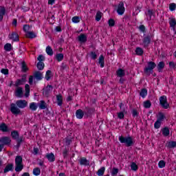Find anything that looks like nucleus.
Segmentation results:
<instances>
[{
    "instance_id": "1",
    "label": "nucleus",
    "mask_w": 176,
    "mask_h": 176,
    "mask_svg": "<svg viewBox=\"0 0 176 176\" xmlns=\"http://www.w3.org/2000/svg\"><path fill=\"white\" fill-rule=\"evenodd\" d=\"M119 141L121 144H125L126 146H131V145H133V138H131V137L124 138L123 136H120Z\"/></svg>"
},
{
    "instance_id": "2",
    "label": "nucleus",
    "mask_w": 176,
    "mask_h": 176,
    "mask_svg": "<svg viewBox=\"0 0 176 176\" xmlns=\"http://www.w3.org/2000/svg\"><path fill=\"white\" fill-rule=\"evenodd\" d=\"M156 67V63L155 62H148V67L144 68V72L145 74H147L148 75H151L152 72H153V69Z\"/></svg>"
},
{
    "instance_id": "3",
    "label": "nucleus",
    "mask_w": 176,
    "mask_h": 176,
    "mask_svg": "<svg viewBox=\"0 0 176 176\" xmlns=\"http://www.w3.org/2000/svg\"><path fill=\"white\" fill-rule=\"evenodd\" d=\"M160 104L164 109H168L170 108V104L167 102V96H162L160 97Z\"/></svg>"
},
{
    "instance_id": "4",
    "label": "nucleus",
    "mask_w": 176,
    "mask_h": 176,
    "mask_svg": "<svg viewBox=\"0 0 176 176\" xmlns=\"http://www.w3.org/2000/svg\"><path fill=\"white\" fill-rule=\"evenodd\" d=\"M116 9L118 14H119L120 16L124 14V11L126 10V9L124 8V3L123 2L120 1L116 6Z\"/></svg>"
},
{
    "instance_id": "5",
    "label": "nucleus",
    "mask_w": 176,
    "mask_h": 176,
    "mask_svg": "<svg viewBox=\"0 0 176 176\" xmlns=\"http://www.w3.org/2000/svg\"><path fill=\"white\" fill-rule=\"evenodd\" d=\"M16 105L18 108H21V109H24L28 105V102L25 100H19L16 102Z\"/></svg>"
},
{
    "instance_id": "6",
    "label": "nucleus",
    "mask_w": 176,
    "mask_h": 176,
    "mask_svg": "<svg viewBox=\"0 0 176 176\" xmlns=\"http://www.w3.org/2000/svg\"><path fill=\"white\" fill-rule=\"evenodd\" d=\"M16 105V104L14 103H12L10 104V111L13 115H20V113H21V111Z\"/></svg>"
},
{
    "instance_id": "7",
    "label": "nucleus",
    "mask_w": 176,
    "mask_h": 176,
    "mask_svg": "<svg viewBox=\"0 0 176 176\" xmlns=\"http://www.w3.org/2000/svg\"><path fill=\"white\" fill-rule=\"evenodd\" d=\"M10 142H12V140H10V138L9 137H3L1 138H0V144H1V145H9V144H10Z\"/></svg>"
},
{
    "instance_id": "8",
    "label": "nucleus",
    "mask_w": 176,
    "mask_h": 176,
    "mask_svg": "<svg viewBox=\"0 0 176 176\" xmlns=\"http://www.w3.org/2000/svg\"><path fill=\"white\" fill-rule=\"evenodd\" d=\"M8 38L14 42H19L20 41V39L19 38V34L16 32H12L10 34Z\"/></svg>"
},
{
    "instance_id": "9",
    "label": "nucleus",
    "mask_w": 176,
    "mask_h": 176,
    "mask_svg": "<svg viewBox=\"0 0 176 176\" xmlns=\"http://www.w3.org/2000/svg\"><path fill=\"white\" fill-rule=\"evenodd\" d=\"M52 91H53V87L52 85H47L45 87V89H43V94L44 96H46V97H47V96H49V94H50Z\"/></svg>"
},
{
    "instance_id": "10",
    "label": "nucleus",
    "mask_w": 176,
    "mask_h": 176,
    "mask_svg": "<svg viewBox=\"0 0 176 176\" xmlns=\"http://www.w3.org/2000/svg\"><path fill=\"white\" fill-rule=\"evenodd\" d=\"M16 97H19V98H21L24 96V92L23 91V88L19 87L16 88L15 91Z\"/></svg>"
},
{
    "instance_id": "11",
    "label": "nucleus",
    "mask_w": 176,
    "mask_h": 176,
    "mask_svg": "<svg viewBox=\"0 0 176 176\" xmlns=\"http://www.w3.org/2000/svg\"><path fill=\"white\" fill-rule=\"evenodd\" d=\"M78 39L80 43H85L87 41V36L85 34H81L78 36Z\"/></svg>"
},
{
    "instance_id": "12",
    "label": "nucleus",
    "mask_w": 176,
    "mask_h": 176,
    "mask_svg": "<svg viewBox=\"0 0 176 176\" xmlns=\"http://www.w3.org/2000/svg\"><path fill=\"white\" fill-rule=\"evenodd\" d=\"M6 14V9L1 6H0V21H2L3 20V15Z\"/></svg>"
},
{
    "instance_id": "13",
    "label": "nucleus",
    "mask_w": 176,
    "mask_h": 176,
    "mask_svg": "<svg viewBox=\"0 0 176 176\" xmlns=\"http://www.w3.org/2000/svg\"><path fill=\"white\" fill-rule=\"evenodd\" d=\"M169 24L173 31H175L176 20L175 18H169Z\"/></svg>"
},
{
    "instance_id": "14",
    "label": "nucleus",
    "mask_w": 176,
    "mask_h": 176,
    "mask_svg": "<svg viewBox=\"0 0 176 176\" xmlns=\"http://www.w3.org/2000/svg\"><path fill=\"white\" fill-rule=\"evenodd\" d=\"M34 76L36 80H41V79L43 78V75L41 73V72H35Z\"/></svg>"
},
{
    "instance_id": "15",
    "label": "nucleus",
    "mask_w": 176,
    "mask_h": 176,
    "mask_svg": "<svg viewBox=\"0 0 176 176\" xmlns=\"http://www.w3.org/2000/svg\"><path fill=\"white\" fill-rule=\"evenodd\" d=\"M85 115V113H83V111L78 109L76 112V116L77 119H82L83 116Z\"/></svg>"
},
{
    "instance_id": "16",
    "label": "nucleus",
    "mask_w": 176,
    "mask_h": 176,
    "mask_svg": "<svg viewBox=\"0 0 176 176\" xmlns=\"http://www.w3.org/2000/svg\"><path fill=\"white\" fill-rule=\"evenodd\" d=\"M80 164L81 166H89V164H90V162L86 158L82 157L80 160Z\"/></svg>"
},
{
    "instance_id": "17",
    "label": "nucleus",
    "mask_w": 176,
    "mask_h": 176,
    "mask_svg": "<svg viewBox=\"0 0 176 176\" xmlns=\"http://www.w3.org/2000/svg\"><path fill=\"white\" fill-rule=\"evenodd\" d=\"M25 83V78H22L20 80H17L15 82V86L19 87Z\"/></svg>"
},
{
    "instance_id": "18",
    "label": "nucleus",
    "mask_w": 176,
    "mask_h": 176,
    "mask_svg": "<svg viewBox=\"0 0 176 176\" xmlns=\"http://www.w3.org/2000/svg\"><path fill=\"white\" fill-rule=\"evenodd\" d=\"M25 35L27 38H30V39H34V38H36V34H35V32H31V30Z\"/></svg>"
},
{
    "instance_id": "19",
    "label": "nucleus",
    "mask_w": 176,
    "mask_h": 176,
    "mask_svg": "<svg viewBox=\"0 0 176 176\" xmlns=\"http://www.w3.org/2000/svg\"><path fill=\"white\" fill-rule=\"evenodd\" d=\"M116 74H117V76H118V78H123V76H124V75H126L124 70H123L122 69H119L118 70H117Z\"/></svg>"
},
{
    "instance_id": "20",
    "label": "nucleus",
    "mask_w": 176,
    "mask_h": 176,
    "mask_svg": "<svg viewBox=\"0 0 176 176\" xmlns=\"http://www.w3.org/2000/svg\"><path fill=\"white\" fill-rule=\"evenodd\" d=\"M46 157H47V160H49L51 162H54V160H56V158L54 157V154H53L52 153L47 154Z\"/></svg>"
},
{
    "instance_id": "21",
    "label": "nucleus",
    "mask_w": 176,
    "mask_h": 176,
    "mask_svg": "<svg viewBox=\"0 0 176 176\" xmlns=\"http://www.w3.org/2000/svg\"><path fill=\"white\" fill-rule=\"evenodd\" d=\"M151 43V38L149 37H145L143 40V45L145 47H148Z\"/></svg>"
},
{
    "instance_id": "22",
    "label": "nucleus",
    "mask_w": 176,
    "mask_h": 176,
    "mask_svg": "<svg viewBox=\"0 0 176 176\" xmlns=\"http://www.w3.org/2000/svg\"><path fill=\"white\" fill-rule=\"evenodd\" d=\"M0 130L1 131H3L6 133V131H9V129H8V126H6V124L2 123L0 124Z\"/></svg>"
},
{
    "instance_id": "23",
    "label": "nucleus",
    "mask_w": 176,
    "mask_h": 176,
    "mask_svg": "<svg viewBox=\"0 0 176 176\" xmlns=\"http://www.w3.org/2000/svg\"><path fill=\"white\" fill-rule=\"evenodd\" d=\"M13 170V164H9L4 168V173H9V171H12Z\"/></svg>"
},
{
    "instance_id": "24",
    "label": "nucleus",
    "mask_w": 176,
    "mask_h": 176,
    "mask_svg": "<svg viewBox=\"0 0 176 176\" xmlns=\"http://www.w3.org/2000/svg\"><path fill=\"white\" fill-rule=\"evenodd\" d=\"M162 134L164 137H168L170 135V129L168 127H165L162 129Z\"/></svg>"
},
{
    "instance_id": "25",
    "label": "nucleus",
    "mask_w": 176,
    "mask_h": 176,
    "mask_svg": "<svg viewBox=\"0 0 176 176\" xmlns=\"http://www.w3.org/2000/svg\"><path fill=\"white\" fill-rule=\"evenodd\" d=\"M56 101L58 105H59V107H61V105H63V96L61 95L56 96Z\"/></svg>"
},
{
    "instance_id": "26",
    "label": "nucleus",
    "mask_w": 176,
    "mask_h": 176,
    "mask_svg": "<svg viewBox=\"0 0 176 176\" xmlns=\"http://www.w3.org/2000/svg\"><path fill=\"white\" fill-rule=\"evenodd\" d=\"M30 109L31 111H36V109H38V104L36 102H31L30 104Z\"/></svg>"
},
{
    "instance_id": "27",
    "label": "nucleus",
    "mask_w": 176,
    "mask_h": 176,
    "mask_svg": "<svg viewBox=\"0 0 176 176\" xmlns=\"http://www.w3.org/2000/svg\"><path fill=\"white\" fill-rule=\"evenodd\" d=\"M135 52L138 56H142V54H144V50L140 47H136Z\"/></svg>"
},
{
    "instance_id": "28",
    "label": "nucleus",
    "mask_w": 176,
    "mask_h": 176,
    "mask_svg": "<svg viewBox=\"0 0 176 176\" xmlns=\"http://www.w3.org/2000/svg\"><path fill=\"white\" fill-rule=\"evenodd\" d=\"M39 109H46V102L44 100H41L38 104Z\"/></svg>"
},
{
    "instance_id": "29",
    "label": "nucleus",
    "mask_w": 176,
    "mask_h": 176,
    "mask_svg": "<svg viewBox=\"0 0 176 176\" xmlns=\"http://www.w3.org/2000/svg\"><path fill=\"white\" fill-rule=\"evenodd\" d=\"M146 15L147 17V20L149 21L152 19V16H153V12L152 10H148L147 12H146Z\"/></svg>"
},
{
    "instance_id": "30",
    "label": "nucleus",
    "mask_w": 176,
    "mask_h": 176,
    "mask_svg": "<svg viewBox=\"0 0 176 176\" xmlns=\"http://www.w3.org/2000/svg\"><path fill=\"white\" fill-rule=\"evenodd\" d=\"M15 164H23V157H21V156L16 157Z\"/></svg>"
},
{
    "instance_id": "31",
    "label": "nucleus",
    "mask_w": 176,
    "mask_h": 176,
    "mask_svg": "<svg viewBox=\"0 0 176 176\" xmlns=\"http://www.w3.org/2000/svg\"><path fill=\"white\" fill-rule=\"evenodd\" d=\"M104 173H105V167H101L100 169H98L97 175L98 176H102L104 175Z\"/></svg>"
},
{
    "instance_id": "32",
    "label": "nucleus",
    "mask_w": 176,
    "mask_h": 176,
    "mask_svg": "<svg viewBox=\"0 0 176 176\" xmlns=\"http://www.w3.org/2000/svg\"><path fill=\"white\" fill-rule=\"evenodd\" d=\"M45 52L48 56H52L53 54V50L51 46H47Z\"/></svg>"
},
{
    "instance_id": "33",
    "label": "nucleus",
    "mask_w": 176,
    "mask_h": 176,
    "mask_svg": "<svg viewBox=\"0 0 176 176\" xmlns=\"http://www.w3.org/2000/svg\"><path fill=\"white\" fill-rule=\"evenodd\" d=\"M23 168H24V166H23V164H16L15 171H16V173H20V171H21V170H23Z\"/></svg>"
},
{
    "instance_id": "34",
    "label": "nucleus",
    "mask_w": 176,
    "mask_h": 176,
    "mask_svg": "<svg viewBox=\"0 0 176 176\" xmlns=\"http://www.w3.org/2000/svg\"><path fill=\"white\" fill-rule=\"evenodd\" d=\"M25 96L29 97L30 96V85L28 84H26L25 85Z\"/></svg>"
},
{
    "instance_id": "35",
    "label": "nucleus",
    "mask_w": 176,
    "mask_h": 176,
    "mask_svg": "<svg viewBox=\"0 0 176 176\" xmlns=\"http://www.w3.org/2000/svg\"><path fill=\"white\" fill-rule=\"evenodd\" d=\"M140 94L141 97H142V98H145V97H146V96L148 95V91L145 89H142Z\"/></svg>"
},
{
    "instance_id": "36",
    "label": "nucleus",
    "mask_w": 176,
    "mask_h": 176,
    "mask_svg": "<svg viewBox=\"0 0 176 176\" xmlns=\"http://www.w3.org/2000/svg\"><path fill=\"white\" fill-rule=\"evenodd\" d=\"M168 148H176V142L175 141H170L168 142L167 144Z\"/></svg>"
},
{
    "instance_id": "37",
    "label": "nucleus",
    "mask_w": 176,
    "mask_h": 176,
    "mask_svg": "<svg viewBox=\"0 0 176 176\" xmlns=\"http://www.w3.org/2000/svg\"><path fill=\"white\" fill-rule=\"evenodd\" d=\"M33 174L35 176L41 175V169L39 168H34L33 169Z\"/></svg>"
},
{
    "instance_id": "38",
    "label": "nucleus",
    "mask_w": 176,
    "mask_h": 176,
    "mask_svg": "<svg viewBox=\"0 0 176 176\" xmlns=\"http://www.w3.org/2000/svg\"><path fill=\"white\" fill-rule=\"evenodd\" d=\"M98 63L100 64L101 68H104V56L100 55L99 57Z\"/></svg>"
},
{
    "instance_id": "39",
    "label": "nucleus",
    "mask_w": 176,
    "mask_h": 176,
    "mask_svg": "<svg viewBox=\"0 0 176 176\" xmlns=\"http://www.w3.org/2000/svg\"><path fill=\"white\" fill-rule=\"evenodd\" d=\"M164 68V62H160L157 65V69L159 72H162V69Z\"/></svg>"
},
{
    "instance_id": "40",
    "label": "nucleus",
    "mask_w": 176,
    "mask_h": 176,
    "mask_svg": "<svg viewBox=\"0 0 176 176\" xmlns=\"http://www.w3.org/2000/svg\"><path fill=\"white\" fill-rule=\"evenodd\" d=\"M37 68L40 71H42V69H43V68H45V63H43V62H38L37 63Z\"/></svg>"
},
{
    "instance_id": "41",
    "label": "nucleus",
    "mask_w": 176,
    "mask_h": 176,
    "mask_svg": "<svg viewBox=\"0 0 176 176\" xmlns=\"http://www.w3.org/2000/svg\"><path fill=\"white\" fill-rule=\"evenodd\" d=\"M158 167L160 168H164V167H166V162H164V160H160L158 162Z\"/></svg>"
},
{
    "instance_id": "42",
    "label": "nucleus",
    "mask_w": 176,
    "mask_h": 176,
    "mask_svg": "<svg viewBox=\"0 0 176 176\" xmlns=\"http://www.w3.org/2000/svg\"><path fill=\"white\" fill-rule=\"evenodd\" d=\"M102 17V12L98 11L96 13V21H100V20H101V18Z\"/></svg>"
},
{
    "instance_id": "43",
    "label": "nucleus",
    "mask_w": 176,
    "mask_h": 176,
    "mask_svg": "<svg viewBox=\"0 0 176 176\" xmlns=\"http://www.w3.org/2000/svg\"><path fill=\"white\" fill-rule=\"evenodd\" d=\"M56 58L58 61H63V60L64 59V54H57L56 56Z\"/></svg>"
},
{
    "instance_id": "44",
    "label": "nucleus",
    "mask_w": 176,
    "mask_h": 176,
    "mask_svg": "<svg viewBox=\"0 0 176 176\" xmlns=\"http://www.w3.org/2000/svg\"><path fill=\"white\" fill-rule=\"evenodd\" d=\"M72 23H74V24H78V23H79L80 21V18H79V16H74L72 19Z\"/></svg>"
},
{
    "instance_id": "45",
    "label": "nucleus",
    "mask_w": 176,
    "mask_h": 176,
    "mask_svg": "<svg viewBox=\"0 0 176 176\" xmlns=\"http://www.w3.org/2000/svg\"><path fill=\"white\" fill-rule=\"evenodd\" d=\"M131 168L133 171H137L138 170V166L135 162L131 163Z\"/></svg>"
},
{
    "instance_id": "46",
    "label": "nucleus",
    "mask_w": 176,
    "mask_h": 176,
    "mask_svg": "<svg viewBox=\"0 0 176 176\" xmlns=\"http://www.w3.org/2000/svg\"><path fill=\"white\" fill-rule=\"evenodd\" d=\"M143 105L144 108H149L150 107H151L152 103H151L150 100H146L144 102Z\"/></svg>"
},
{
    "instance_id": "47",
    "label": "nucleus",
    "mask_w": 176,
    "mask_h": 176,
    "mask_svg": "<svg viewBox=\"0 0 176 176\" xmlns=\"http://www.w3.org/2000/svg\"><path fill=\"white\" fill-rule=\"evenodd\" d=\"M4 49L6 52H10L12 50V45L10 43H7L4 45Z\"/></svg>"
},
{
    "instance_id": "48",
    "label": "nucleus",
    "mask_w": 176,
    "mask_h": 176,
    "mask_svg": "<svg viewBox=\"0 0 176 176\" xmlns=\"http://www.w3.org/2000/svg\"><path fill=\"white\" fill-rule=\"evenodd\" d=\"M23 31L25 32V34L30 32L31 31V27L28 25H25L23 26Z\"/></svg>"
},
{
    "instance_id": "49",
    "label": "nucleus",
    "mask_w": 176,
    "mask_h": 176,
    "mask_svg": "<svg viewBox=\"0 0 176 176\" xmlns=\"http://www.w3.org/2000/svg\"><path fill=\"white\" fill-rule=\"evenodd\" d=\"M50 78H52V72L50 70L47 71L45 74L46 80H50Z\"/></svg>"
},
{
    "instance_id": "50",
    "label": "nucleus",
    "mask_w": 176,
    "mask_h": 176,
    "mask_svg": "<svg viewBox=\"0 0 176 176\" xmlns=\"http://www.w3.org/2000/svg\"><path fill=\"white\" fill-rule=\"evenodd\" d=\"M118 173H119V169L118 168H113L111 170V175H118Z\"/></svg>"
},
{
    "instance_id": "51",
    "label": "nucleus",
    "mask_w": 176,
    "mask_h": 176,
    "mask_svg": "<svg viewBox=\"0 0 176 176\" xmlns=\"http://www.w3.org/2000/svg\"><path fill=\"white\" fill-rule=\"evenodd\" d=\"M161 124L162 122L157 120V121L154 124L155 129H160Z\"/></svg>"
},
{
    "instance_id": "52",
    "label": "nucleus",
    "mask_w": 176,
    "mask_h": 176,
    "mask_svg": "<svg viewBox=\"0 0 176 176\" xmlns=\"http://www.w3.org/2000/svg\"><path fill=\"white\" fill-rule=\"evenodd\" d=\"M11 135L14 140H17V138H19V133L16 131L12 132Z\"/></svg>"
},
{
    "instance_id": "53",
    "label": "nucleus",
    "mask_w": 176,
    "mask_h": 176,
    "mask_svg": "<svg viewBox=\"0 0 176 176\" xmlns=\"http://www.w3.org/2000/svg\"><path fill=\"white\" fill-rule=\"evenodd\" d=\"M164 114H163V113H160L158 114V118H157V120L159 122H162L164 119Z\"/></svg>"
},
{
    "instance_id": "54",
    "label": "nucleus",
    "mask_w": 176,
    "mask_h": 176,
    "mask_svg": "<svg viewBox=\"0 0 176 176\" xmlns=\"http://www.w3.org/2000/svg\"><path fill=\"white\" fill-rule=\"evenodd\" d=\"M169 9L170 12H174L176 9V4L175 3H170L169 6Z\"/></svg>"
},
{
    "instance_id": "55",
    "label": "nucleus",
    "mask_w": 176,
    "mask_h": 176,
    "mask_svg": "<svg viewBox=\"0 0 176 176\" xmlns=\"http://www.w3.org/2000/svg\"><path fill=\"white\" fill-rule=\"evenodd\" d=\"M22 71L23 72H27L28 71V67H27V65H25V63H22Z\"/></svg>"
},
{
    "instance_id": "56",
    "label": "nucleus",
    "mask_w": 176,
    "mask_h": 176,
    "mask_svg": "<svg viewBox=\"0 0 176 176\" xmlns=\"http://www.w3.org/2000/svg\"><path fill=\"white\" fill-rule=\"evenodd\" d=\"M124 111H122V112H120V113H118V117L120 118V119H124Z\"/></svg>"
},
{
    "instance_id": "57",
    "label": "nucleus",
    "mask_w": 176,
    "mask_h": 176,
    "mask_svg": "<svg viewBox=\"0 0 176 176\" xmlns=\"http://www.w3.org/2000/svg\"><path fill=\"white\" fill-rule=\"evenodd\" d=\"M109 27H113L115 25V20L111 19L109 20Z\"/></svg>"
},
{
    "instance_id": "58",
    "label": "nucleus",
    "mask_w": 176,
    "mask_h": 176,
    "mask_svg": "<svg viewBox=\"0 0 176 176\" xmlns=\"http://www.w3.org/2000/svg\"><path fill=\"white\" fill-rule=\"evenodd\" d=\"M169 67H170V68L171 69H175V67H176L175 63H174V62H170V63H169Z\"/></svg>"
},
{
    "instance_id": "59",
    "label": "nucleus",
    "mask_w": 176,
    "mask_h": 176,
    "mask_svg": "<svg viewBox=\"0 0 176 176\" xmlns=\"http://www.w3.org/2000/svg\"><path fill=\"white\" fill-rule=\"evenodd\" d=\"M1 74H3V75H8L9 74V70L8 69H2L1 70Z\"/></svg>"
},
{
    "instance_id": "60",
    "label": "nucleus",
    "mask_w": 176,
    "mask_h": 176,
    "mask_svg": "<svg viewBox=\"0 0 176 176\" xmlns=\"http://www.w3.org/2000/svg\"><path fill=\"white\" fill-rule=\"evenodd\" d=\"M38 61L41 62L45 61V56L43 55H39L38 57L37 58Z\"/></svg>"
},
{
    "instance_id": "61",
    "label": "nucleus",
    "mask_w": 176,
    "mask_h": 176,
    "mask_svg": "<svg viewBox=\"0 0 176 176\" xmlns=\"http://www.w3.org/2000/svg\"><path fill=\"white\" fill-rule=\"evenodd\" d=\"M139 30L141 32H145V26L144 25H140L139 26Z\"/></svg>"
},
{
    "instance_id": "62",
    "label": "nucleus",
    "mask_w": 176,
    "mask_h": 176,
    "mask_svg": "<svg viewBox=\"0 0 176 176\" xmlns=\"http://www.w3.org/2000/svg\"><path fill=\"white\" fill-rule=\"evenodd\" d=\"M90 56L94 59L96 60L97 58V54L96 52H91Z\"/></svg>"
},
{
    "instance_id": "63",
    "label": "nucleus",
    "mask_w": 176,
    "mask_h": 176,
    "mask_svg": "<svg viewBox=\"0 0 176 176\" xmlns=\"http://www.w3.org/2000/svg\"><path fill=\"white\" fill-rule=\"evenodd\" d=\"M29 83H30V85H32V83H34V76H30Z\"/></svg>"
},
{
    "instance_id": "64",
    "label": "nucleus",
    "mask_w": 176,
    "mask_h": 176,
    "mask_svg": "<svg viewBox=\"0 0 176 176\" xmlns=\"http://www.w3.org/2000/svg\"><path fill=\"white\" fill-rule=\"evenodd\" d=\"M132 115L133 118H135V116H138V112H137V110H133Z\"/></svg>"
}]
</instances>
